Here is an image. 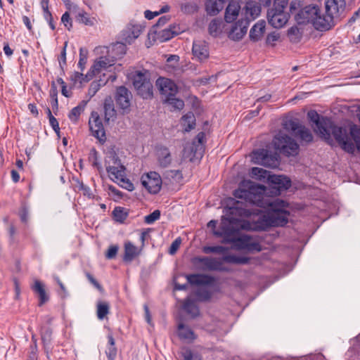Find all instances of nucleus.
Masks as SVG:
<instances>
[{"mask_svg":"<svg viewBox=\"0 0 360 360\" xmlns=\"http://www.w3.org/2000/svg\"><path fill=\"white\" fill-rule=\"evenodd\" d=\"M249 26V20L247 19H240L232 25L229 32V37L234 41L241 39L246 34Z\"/></svg>","mask_w":360,"mask_h":360,"instance_id":"14","label":"nucleus"},{"mask_svg":"<svg viewBox=\"0 0 360 360\" xmlns=\"http://www.w3.org/2000/svg\"><path fill=\"white\" fill-rule=\"evenodd\" d=\"M239 202H237V206L236 207H231L229 208V212L230 214H239L240 216L242 215H248V212L245 209H242L238 206Z\"/></svg>","mask_w":360,"mask_h":360,"instance_id":"55","label":"nucleus"},{"mask_svg":"<svg viewBox=\"0 0 360 360\" xmlns=\"http://www.w3.org/2000/svg\"><path fill=\"white\" fill-rule=\"evenodd\" d=\"M142 248L135 246L131 242L127 241L124 243V254L123 259L125 262H131L136 257L141 254Z\"/></svg>","mask_w":360,"mask_h":360,"instance_id":"24","label":"nucleus"},{"mask_svg":"<svg viewBox=\"0 0 360 360\" xmlns=\"http://www.w3.org/2000/svg\"><path fill=\"white\" fill-rule=\"evenodd\" d=\"M267 18L269 24L274 27L281 28L287 23L290 15L287 12L268 11Z\"/></svg>","mask_w":360,"mask_h":360,"instance_id":"17","label":"nucleus"},{"mask_svg":"<svg viewBox=\"0 0 360 360\" xmlns=\"http://www.w3.org/2000/svg\"><path fill=\"white\" fill-rule=\"evenodd\" d=\"M177 333L179 338L181 340L190 342L195 339L193 331L183 323L179 324Z\"/></svg>","mask_w":360,"mask_h":360,"instance_id":"33","label":"nucleus"},{"mask_svg":"<svg viewBox=\"0 0 360 360\" xmlns=\"http://www.w3.org/2000/svg\"><path fill=\"white\" fill-rule=\"evenodd\" d=\"M131 94L124 86L117 89L115 100L117 105L123 110H128L131 105Z\"/></svg>","mask_w":360,"mask_h":360,"instance_id":"18","label":"nucleus"},{"mask_svg":"<svg viewBox=\"0 0 360 360\" xmlns=\"http://www.w3.org/2000/svg\"><path fill=\"white\" fill-rule=\"evenodd\" d=\"M117 183L119 186L122 187L123 188L129 191H132L134 189V184L124 176L123 177H121L117 181H115Z\"/></svg>","mask_w":360,"mask_h":360,"instance_id":"49","label":"nucleus"},{"mask_svg":"<svg viewBox=\"0 0 360 360\" xmlns=\"http://www.w3.org/2000/svg\"><path fill=\"white\" fill-rule=\"evenodd\" d=\"M319 9L320 8L318 6H306L297 14L295 17L297 22L299 24L311 23L313 25Z\"/></svg>","mask_w":360,"mask_h":360,"instance_id":"11","label":"nucleus"},{"mask_svg":"<svg viewBox=\"0 0 360 360\" xmlns=\"http://www.w3.org/2000/svg\"><path fill=\"white\" fill-rule=\"evenodd\" d=\"M141 184L150 193L156 194L160 191L162 179L159 174L150 172L141 177Z\"/></svg>","mask_w":360,"mask_h":360,"instance_id":"9","label":"nucleus"},{"mask_svg":"<svg viewBox=\"0 0 360 360\" xmlns=\"http://www.w3.org/2000/svg\"><path fill=\"white\" fill-rule=\"evenodd\" d=\"M186 277L188 282L193 285H209L214 281L212 276L206 274H188Z\"/></svg>","mask_w":360,"mask_h":360,"instance_id":"23","label":"nucleus"},{"mask_svg":"<svg viewBox=\"0 0 360 360\" xmlns=\"http://www.w3.org/2000/svg\"><path fill=\"white\" fill-rule=\"evenodd\" d=\"M193 56L199 61H203L209 57L207 44L202 40H195L193 44Z\"/></svg>","mask_w":360,"mask_h":360,"instance_id":"20","label":"nucleus"},{"mask_svg":"<svg viewBox=\"0 0 360 360\" xmlns=\"http://www.w3.org/2000/svg\"><path fill=\"white\" fill-rule=\"evenodd\" d=\"M250 175L252 178H255L258 180H262L265 179L268 180V176L271 174L266 170L262 168L252 167L250 171Z\"/></svg>","mask_w":360,"mask_h":360,"instance_id":"42","label":"nucleus"},{"mask_svg":"<svg viewBox=\"0 0 360 360\" xmlns=\"http://www.w3.org/2000/svg\"><path fill=\"white\" fill-rule=\"evenodd\" d=\"M252 160L255 164L269 167H276L279 164L278 155L276 153H272L266 149L253 151Z\"/></svg>","mask_w":360,"mask_h":360,"instance_id":"6","label":"nucleus"},{"mask_svg":"<svg viewBox=\"0 0 360 360\" xmlns=\"http://www.w3.org/2000/svg\"><path fill=\"white\" fill-rule=\"evenodd\" d=\"M75 13V18L79 22L87 26H93L96 22L94 18L89 16L88 13L82 9L79 8L74 12Z\"/></svg>","mask_w":360,"mask_h":360,"instance_id":"32","label":"nucleus"},{"mask_svg":"<svg viewBox=\"0 0 360 360\" xmlns=\"http://www.w3.org/2000/svg\"><path fill=\"white\" fill-rule=\"evenodd\" d=\"M90 160L93 167L97 168L98 170H102V166L99 162L98 153L96 150H92L90 154Z\"/></svg>","mask_w":360,"mask_h":360,"instance_id":"51","label":"nucleus"},{"mask_svg":"<svg viewBox=\"0 0 360 360\" xmlns=\"http://www.w3.org/2000/svg\"><path fill=\"white\" fill-rule=\"evenodd\" d=\"M345 0H326L325 9L333 19H338L341 17L345 10Z\"/></svg>","mask_w":360,"mask_h":360,"instance_id":"13","label":"nucleus"},{"mask_svg":"<svg viewBox=\"0 0 360 360\" xmlns=\"http://www.w3.org/2000/svg\"><path fill=\"white\" fill-rule=\"evenodd\" d=\"M112 214L115 219L119 222H123L127 217V212H125L124 209L120 207H115Z\"/></svg>","mask_w":360,"mask_h":360,"instance_id":"47","label":"nucleus"},{"mask_svg":"<svg viewBox=\"0 0 360 360\" xmlns=\"http://www.w3.org/2000/svg\"><path fill=\"white\" fill-rule=\"evenodd\" d=\"M108 343L110 345L109 351L108 352V357L113 359L116 354V349L115 347V340L112 335H108Z\"/></svg>","mask_w":360,"mask_h":360,"instance_id":"56","label":"nucleus"},{"mask_svg":"<svg viewBox=\"0 0 360 360\" xmlns=\"http://www.w3.org/2000/svg\"><path fill=\"white\" fill-rule=\"evenodd\" d=\"M124 42L121 41L120 42H117L116 44H113L111 47V49L110 51H108V53H110V56L112 59L115 60V61L122 57L125 53L127 51V47Z\"/></svg>","mask_w":360,"mask_h":360,"instance_id":"28","label":"nucleus"},{"mask_svg":"<svg viewBox=\"0 0 360 360\" xmlns=\"http://www.w3.org/2000/svg\"><path fill=\"white\" fill-rule=\"evenodd\" d=\"M183 309L192 317H195L199 314L198 307L194 302L189 299L184 302Z\"/></svg>","mask_w":360,"mask_h":360,"instance_id":"40","label":"nucleus"},{"mask_svg":"<svg viewBox=\"0 0 360 360\" xmlns=\"http://www.w3.org/2000/svg\"><path fill=\"white\" fill-rule=\"evenodd\" d=\"M143 27L138 23L131 22L128 23L120 34V39L125 44H131L141 34Z\"/></svg>","mask_w":360,"mask_h":360,"instance_id":"8","label":"nucleus"},{"mask_svg":"<svg viewBox=\"0 0 360 360\" xmlns=\"http://www.w3.org/2000/svg\"><path fill=\"white\" fill-rule=\"evenodd\" d=\"M84 111V107L81 105H77L72 109L70 112L69 113L68 117L69 119L74 123H76L80 115Z\"/></svg>","mask_w":360,"mask_h":360,"instance_id":"45","label":"nucleus"},{"mask_svg":"<svg viewBox=\"0 0 360 360\" xmlns=\"http://www.w3.org/2000/svg\"><path fill=\"white\" fill-rule=\"evenodd\" d=\"M158 164L160 167H167L172 162L171 153L166 147H160L157 150Z\"/></svg>","mask_w":360,"mask_h":360,"instance_id":"25","label":"nucleus"},{"mask_svg":"<svg viewBox=\"0 0 360 360\" xmlns=\"http://www.w3.org/2000/svg\"><path fill=\"white\" fill-rule=\"evenodd\" d=\"M32 290L37 292L40 298V305L43 304L48 300V296L46 295L44 286L39 281H35Z\"/></svg>","mask_w":360,"mask_h":360,"instance_id":"38","label":"nucleus"},{"mask_svg":"<svg viewBox=\"0 0 360 360\" xmlns=\"http://www.w3.org/2000/svg\"><path fill=\"white\" fill-rule=\"evenodd\" d=\"M89 125L92 136L96 138L100 143L103 144L106 141V136L102 121L98 112H91L89 120Z\"/></svg>","mask_w":360,"mask_h":360,"instance_id":"7","label":"nucleus"},{"mask_svg":"<svg viewBox=\"0 0 360 360\" xmlns=\"http://www.w3.org/2000/svg\"><path fill=\"white\" fill-rule=\"evenodd\" d=\"M105 120L107 122L113 121L116 117V110L111 98L105 99L104 102Z\"/></svg>","mask_w":360,"mask_h":360,"instance_id":"34","label":"nucleus"},{"mask_svg":"<svg viewBox=\"0 0 360 360\" xmlns=\"http://www.w3.org/2000/svg\"><path fill=\"white\" fill-rule=\"evenodd\" d=\"M266 193L267 190L264 186L251 181H242L239 188L234 191V197L258 207L267 208L269 211L260 215L253 226L234 217H223L220 229L212 231L213 234L217 237L223 236L222 243H231L236 245V238L233 236L240 229L266 230L269 227L285 225L290 215V212L286 210L288 204L278 198L271 199Z\"/></svg>","mask_w":360,"mask_h":360,"instance_id":"1","label":"nucleus"},{"mask_svg":"<svg viewBox=\"0 0 360 360\" xmlns=\"http://www.w3.org/2000/svg\"><path fill=\"white\" fill-rule=\"evenodd\" d=\"M265 27L266 22L264 20H259L255 24L250 31V39L254 41L260 39L264 33Z\"/></svg>","mask_w":360,"mask_h":360,"instance_id":"27","label":"nucleus"},{"mask_svg":"<svg viewBox=\"0 0 360 360\" xmlns=\"http://www.w3.org/2000/svg\"><path fill=\"white\" fill-rule=\"evenodd\" d=\"M93 76L94 75H92L90 70L85 75L79 72H74L70 75V78L75 86H80L83 82H88L93 77Z\"/></svg>","mask_w":360,"mask_h":360,"instance_id":"30","label":"nucleus"},{"mask_svg":"<svg viewBox=\"0 0 360 360\" xmlns=\"http://www.w3.org/2000/svg\"><path fill=\"white\" fill-rule=\"evenodd\" d=\"M221 27V21L217 19L212 20L208 27L209 32L211 35L217 36L220 30Z\"/></svg>","mask_w":360,"mask_h":360,"instance_id":"48","label":"nucleus"},{"mask_svg":"<svg viewBox=\"0 0 360 360\" xmlns=\"http://www.w3.org/2000/svg\"><path fill=\"white\" fill-rule=\"evenodd\" d=\"M268 181L271 184L270 193L274 195H280L281 191L287 190L291 186L290 180L283 175H269Z\"/></svg>","mask_w":360,"mask_h":360,"instance_id":"10","label":"nucleus"},{"mask_svg":"<svg viewBox=\"0 0 360 360\" xmlns=\"http://www.w3.org/2000/svg\"><path fill=\"white\" fill-rule=\"evenodd\" d=\"M133 85L137 93L143 98H149L153 96V84L149 79L148 71H136L133 75Z\"/></svg>","mask_w":360,"mask_h":360,"instance_id":"4","label":"nucleus"},{"mask_svg":"<svg viewBox=\"0 0 360 360\" xmlns=\"http://www.w3.org/2000/svg\"><path fill=\"white\" fill-rule=\"evenodd\" d=\"M104 162L106 171L110 169V168L117 167L122 164L119 157L112 149L106 153Z\"/></svg>","mask_w":360,"mask_h":360,"instance_id":"29","label":"nucleus"},{"mask_svg":"<svg viewBox=\"0 0 360 360\" xmlns=\"http://www.w3.org/2000/svg\"><path fill=\"white\" fill-rule=\"evenodd\" d=\"M245 18L249 20V22L251 20H255L257 18L260 13H261V8L259 5H257L255 2L248 1L245 6Z\"/></svg>","mask_w":360,"mask_h":360,"instance_id":"26","label":"nucleus"},{"mask_svg":"<svg viewBox=\"0 0 360 360\" xmlns=\"http://www.w3.org/2000/svg\"><path fill=\"white\" fill-rule=\"evenodd\" d=\"M224 3L221 0L213 1L209 0L205 4L206 11L208 14L214 15L217 14L224 8Z\"/></svg>","mask_w":360,"mask_h":360,"instance_id":"36","label":"nucleus"},{"mask_svg":"<svg viewBox=\"0 0 360 360\" xmlns=\"http://www.w3.org/2000/svg\"><path fill=\"white\" fill-rule=\"evenodd\" d=\"M207 352V349L200 347H196L193 349L182 347L180 354L184 360H201L204 357L203 354Z\"/></svg>","mask_w":360,"mask_h":360,"instance_id":"22","label":"nucleus"},{"mask_svg":"<svg viewBox=\"0 0 360 360\" xmlns=\"http://www.w3.org/2000/svg\"><path fill=\"white\" fill-rule=\"evenodd\" d=\"M101 86V84L99 83V82H93L90 84V86L89 88L88 94L89 95L92 97L94 96L96 92L100 89Z\"/></svg>","mask_w":360,"mask_h":360,"instance_id":"58","label":"nucleus"},{"mask_svg":"<svg viewBox=\"0 0 360 360\" xmlns=\"http://www.w3.org/2000/svg\"><path fill=\"white\" fill-rule=\"evenodd\" d=\"M240 11L239 5L236 2H231L226 7L225 12V20L227 22H233L238 15Z\"/></svg>","mask_w":360,"mask_h":360,"instance_id":"31","label":"nucleus"},{"mask_svg":"<svg viewBox=\"0 0 360 360\" xmlns=\"http://www.w3.org/2000/svg\"><path fill=\"white\" fill-rule=\"evenodd\" d=\"M295 135L298 136L302 141L305 143H309L313 141V135L311 131L302 125L300 127Z\"/></svg>","mask_w":360,"mask_h":360,"instance_id":"39","label":"nucleus"},{"mask_svg":"<svg viewBox=\"0 0 360 360\" xmlns=\"http://www.w3.org/2000/svg\"><path fill=\"white\" fill-rule=\"evenodd\" d=\"M114 65L115 60L112 59L110 55L101 56L94 61L91 68V72L94 76L101 73L104 70L111 68Z\"/></svg>","mask_w":360,"mask_h":360,"instance_id":"15","label":"nucleus"},{"mask_svg":"<svg viewBox=\"0 0 360 360\" xmlns=\"http://www.w3.org/2000/svg\"><path fill=\"white\" fill-rule=\"evenodd\" d=\"M236 247L238 249H246L248 250L259 251L261 250L259 244L253 241L252 237L248 235H242L236 238Z\"/></svg>","mask_w":360,"mask_h":360,"instance_id":"21","label":"nucleus"},{"mask_svg":"<svg viewBox=\"0 0 360 360\" xmlns=\"http://www.w3.org/2000/svg\"><path fill=\"white\" fill-rule=\"evenodd\" d=\"M68 46V41L64 43V46L61 51L60 55L58 58L59 65L62 70H63L64 66L66 65V49Z\"/></svg>","mask_w":360,"mask_h":360,"instance_id":"54","label":"nucleus"},{"mask_svg":"<svg viewBox=\"0 0 360 360\" xmlns=\"http://www.w3.org/2000/svg\"><path fill=\"white\" fill-rule=\"evenodd\" d=\"M279 39V34L275 32L269 34L266 37V43L273 44L275 41H278Z\"/></svg>","mask_w":360,"mask_h":360,"instance_id":"64","label":"nucleus"},{"mask_svg":"<svg viewBox=\"0 0 360 360\" xmlns=\"http://www.w3.org/2000/svg\"><path fill=\"white\" fill-rule=\"evenodd\" d=\"M169 20V18L168 16L165 15L160 17L157 23L153 26V30H158L159 27L165 25L168 22Z\"/></svg>","mask_w":360,"mask_h":360,"instance_id":"63","label":"nucleus"},{"mask_svg":"<svg viewBox=\"0 0 360 360\" xmlns=\"http://www.w3.org/2000/svg\"><path fill=\"white\" fill-rule=\"evenodd\" d=\"M181 125L185 131H189L195 128V118L193 112H189L184 115L181 120Z\"/></svg>","mask_w":360,"mask_h":360,"instance_id":"35","label":"nucleus"},{"mask_svg":"<svg viewBox=\"0 0 360 360\" xmlns=\"http://www.w3.org/2000/svg\"><path fill=\"white\" fill-rule=\"evenodd\" d=\"M302 125H300L298 122H295L293 120H288L285 122L284 124V128L287 130L292 131L295 132L296 134V132L299 130L300 127H301Z\"/></svg>","mask_w":360,"mask_h":360,"instance_id":"52","label":"nucleus"},{"mask_svg":"<svg viewBox=\"0 0 360 360\" xmlns=\"http://www.w3.org/2000/svg\"><path fill=\"white\" fill-rule=\"evenodd\" d=\"M117 251H118L117 246H116V245L110 246L108 248V250L105 254V257L108 259L115 258V256L117 255Z\"/></svg>","mask_w":360,"mask_h":360,"instance_id":"61","label":"nucleus"},{"mask_svg":"<svg viewBox=\"0 0 360 360\" xmlns=\"http://www.w3.org/2000/svg\"><path fill=\"white\" fill-rule=\"evenodd\" d=\"M160 217V212L158 210L153 211L150 214L145 217V222L148 224H151L156 220L159 219Z\"/></svg>","mask_w":360,"mask_h":360,"instance_id":"53","label":"nucleus"},{"mask_svg":"<svg viewBox=\"0 0 360 360\" xmlns=\"http://www.w3.org/2000/svg\"><path fill=\"white\" fill-rule=\"evenodd\" d=\"M87 51L83 48L79 49V60L78 62V67L81 71H83L87 60Z\"/></svg>","mask_w":360,"mask_h":360,"instance_id":"50","label":"nucleus"},{"mask_svg":"<svg viewBox=\"0 0 360 360\" xmlns=\"http://www.w3.org/2000/svg\"><path fill=\"white\" fill-rule=\"evenodd\" d=\"M181 239L179 237L176 238L171 244L169 252L170 255H174L180 247Z\"/></svg>","mask_w":360,"mask_h":360,"instance_id":"59","label":"nucleus"},{"mask_svg":"<svg viewBox=\"0 0 360 360\" xmlns=\"http://www.w3.org/2000/svg\"><path fill=\"white\" fill-rule=\"evenodd\" d=\"M273 144L276 150L287 156H293L298 153L299 146L296 141L282 132H279L275 136Z\"/></svg>","mask_w":360,"mask_h":360,"instance_id":"5","label":"nucleus"},{"mask_svg":"<svg viewBox=\"0 0 360 360\" xmlns=\"http://www.w3.org/2000/svg\"><path fill=\"white\" fill-rule=\"evenodd\" d=\"M334 19L328 13L323 14L319 9L313 26L316 30L326 31L334 26Z\"/></svg>","mask_w":360,"mask_h":360,"instance_id":"16","label":"nucleus"},{"mask_svg":"<svg viewBox=\"0 0 360 360\" xmlns=\"http://www.w3.org/2000/svg\"><path fill=\"white\" fill-rule=\"evenodd\" d=\"M109 178L115 181H117L121 177L125 176V167L121 164L117 167L110 168L107 170Z\"/></svg>","mask_w":360,"mask_h":360,"instance_id":"37","label":"nucleus"},{"mask_svg":"<svg viewBox=\"0 0 360 360\" xmlns=\"http://www.w3.org/2000/svg\"><path fill=\"white\" fill-rule=\"evenodd\" d=\"M110 305L107 302L99 301L97 303V317L103 320L109 313Z\"/></svg>","mask_w":360,"mask_h":360,"instance_id":"41","label":"nucleus"},{"mask_svg":"<svg viewBox=\"0 0 360 360\" xmlns=\"http://www.w3.org/2000/svg\"><path fill=\"white\" fill-rule=\"evenodd\" d=\"M309 120L316 124L317 133L329 144H332V136L346 152L353 154L356 148L360 151V128L353 126L349 134L345 128L335 125L326 117H320L315 110H309L307 113Z\"/></svg>","mask_w":360,"mask_h":360,"instance_id":"2","label":"nucleus"},{"mask_svg":"<svg viewBox=\"0 0 360 360\" xmlns=\"http://www.w3.org/2000/svg\"><path fill=\"white\" fill-rule=\"evenodd\" d=\"M198 297L201 300H207L210 298V292L205 289H199L196 293Z\"/></svg>","mask_w":360,"mask_h":360,"instance_id":"60","label":"nucleus"},{"mask_svg":"<svg viewBox=\"0 0 360 360\" xmlns=\"http://www.w3.org/2000/svg\"><path fill=\"white\" fill-rule=\"evenodd\" d=\"M49 123L52 127L53 129L56 132H58L60 130L59 124L58 120L53 116L51 112H49Z\"/></svg>","mask_w":360,"mask_h":360,"instance_id":"62","label":"nucleus"},{"mask_svg":"<svg viewBox=\"0 0 360 360\" xmlns=\"http://www.w3.org/2000/svg\"><path fill=\"white\" fill-rule=\"evenodd\" d=\"M224 262L230 264H247L248 258L234 255H224L221 258L212 257H195L192 264L202 271H229V269L224 265Z\"/></svg>","mask_w":360,"mask_h":360,"instance_id":"3","label":"nucleus"},{"mask_svg":"<svg viewBox=\"0 0 360 360\" xmlns=\"http://www.w3.org/2000/svg\"><path fill=\"white\" fill-rule=\"evenodd\" d=\"M156 85L162 96V98H167L170 96H176L178 89L176 84L171 79L160 77L156 81Z\"/></svg>","mask_w":360,"mask_h":360,"instance_id":"12","label":"nucleus"},{"mask_svg":"<svg viewBox=\"0 0 360 360\" xmlns=\"http://www.w3.org/2000/svg\"><path fill=\"white\" fill-rule=\"evenodd\" d=\"M163 101L177 110H181L184 106V101L181 99L176 98L175 96H170L167 98H163Z\"/></svg>","mask_w":360,"mask_h":360,"instance_id":"43","label":"nucleus"},{"mask_svg":"<svg viewBox=\"0 0 360 360\" xmlns=\"http://www.w3.org/2000/svg\"><path fill=\"white\" fill-rule=\"evenodd\" d=\"M61 22L63 23L64 26L68 30L72 27V19L70 17V13L68 12H65L61 17Z\"/></svg>","mask_w":360,"mask_h":360,"instance_id":"57","label":"nucleus"},{"mask_svg":"<svg viewBox=\"0 0 360 360\" xmlns=\"http://www.w3.org/2000/svg\"><path fill=\"white\" fill-rule=\"evenodd\" d=\"M228 248L221 245L216 246H204L202 252L205 254L217 253L224 254L227 251Z\"/></svg>","mask_w":360,"mask_h":360,"instance_id":"44","label":"nucleus"},{"mask_svg":"<svg viewBox=\"0 0 360 360\" xmlns=\"http://www.w3.org/2000/svg\"><path fill=\"white\" fill-rule=\"evenodd\" d=\"M184 30L181 28L178 24H172L169 27L165 28L162 30H155L154 32L157 34L158 38L160 41H166L174 36L183 32Z\"/></svg>","mask_w":360,"mask_h":360,"instance_id":"19","label":"nucleus"},{"mask_svg":"<svg viewBox=\"0 0 360 360\" xmlns=\"http://www.w3.org/2000/svg\"><path fill=\"white\" fill-rule=\"evenodd\" d=\"M288 4V0H274L273 7L269 11L285 12V9L286 8Z\"/></svg>","mask_w":360,"mask_h":360,"instance_id":"46","label":"nucleus"}]
</instances>
